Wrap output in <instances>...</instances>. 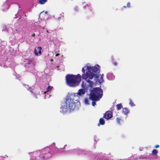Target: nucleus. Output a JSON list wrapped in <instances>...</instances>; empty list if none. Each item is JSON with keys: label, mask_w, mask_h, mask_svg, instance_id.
Listing matches in <instances>:
<instances>
[{"label": "nucleus", "mask_w": 160, "mask_h": 160, "mask_svg": "<svg viewBox=\"0 0 160 160\" xmlns=\"http://www.w3.org/2000/svg\"><path fill=\"white\" fill-rule=\"evenodd\" d=\"M127 7L129 8L130 7V3L129 2H128L127 4Z\"/></svg>", "instance_id": "obj_23"}, {"label": "nucleus", "mask_w": 160, "mask_h": 160, "mask_svg": "<svg viewBox=\"0 0 160 160\" xmlns=\"http://www.w3.org/2000/svg\"><path fill=\"white\" fill-rule=\"evenodd\" d=\"M123 8H126V6H124L123 7Z\"/></svg>", "instance_id": "obj_31"}, {"label": "nucleus", "mask_w": 160, "mask_h": 160, "mask_svg": "<svg viewBox=\"0 0 160 160\" xmlns=\"http://www.w3.org/2000/svg\"><path fill=\"white\" fill-rule=\"evenodd\" d=\"M36 98H37V97H36Z\"/></svg>", "instance_id": "obj_35"}, {"label": "nucleus", "mask_w": 160, "mask_h": 160, "mask_svg": "<svg viewBox=\"0 0 160 160\" xmlns=\"http://www.w3.org/2000/svg\"><path fill=\"white\" fill-rule=\"evenodd\" d=\"M91 12H92V10L89 9L88 11V13H91Z\"/></svg>", "instance_id": "obj_25"}, {"label": "nucleus", "mask_w": 160, "mask_h": 160, "mask_svg": "<svg viewBox=\"0 0 160 160\" xmlns=\"http://www.w3.org/2000/svg\"><path fill=\"white\" fill-rule=\"evenodd\" d=\"M74 9L75 11H77L78 10V8H77L76 7Z\"/></svg>", "instance_id": "obj_26"}, {"label": "nucleus", "mask_w": 160, "mask_h": 160, "mask_svg": "<svg viewBox=\"0 0 160 160\" xmlns=\"http://www.w3.org/2000/svg\"><path fill=\"white\" fill-rule=\"evenodd\" d=\"M60 16L58 18V20H59L61 18L63 19L64 17V13L62 12L60 14Z\"/></svg>", "instance_id": "obj_13"}, {"label": "nucleus", "mask_w": 160, "mask_h": 160, "mask_svg": "<svg viewBox=\"0 0 160 160\" xmlns=\"http://www.w3.org/2000/svg\"><path fill=\"white\" fill-rule=\"evenodd\" d=\"M47 32H48V30H47Z\"/></svg>", "instance_id": "obj_34"}, {"label": "nucleus", "mask_w": 160, "mask_h": 160, "mask_svg": "<svg viewBox=\"0 0 160 160\" xmlns=\"http://www.w3.org/2000/svg\"><path fill=\"white\" fill-rule=\"evenodd\" d=\"M99 122L100 124L101 125H103L105 123L104 120L102 118H101L100 119Z\"/></svg>", "instance_id": "obj_10"}, {"label": "nucleus", "mask_w": 160, "mask_h": 160, "mask_svg": "<svg viewBox=\"0 0 160 160\" xmlns=\"http://www.w3.org/2000/svg\"><path fill=\"white\" fill-rule=\"evenodd\" d=\"M122 112L125 115H126L128 113L129 111L128 109L124 108L122 110Z\"/></svg>", "instance_id": "obj_12"}, {"label": "nucleus", "mask_w": 160, "mask_h": 160, "mask_svg": "<svg viewBox=\"0 0 160 160\" xmlns=\"http://www.w3.org/2000/svg\"><path fill=\"white\" fill-rule=\"evenodd\" d=\"M129 104L132 107L134 106L135 105L134 102H132V100L131 99L130 100Z\"/></svg>", "instance_id": "obj_17"}, {"label": "nucleus", "mask_w": 160, "mask_h": 160, "mask_svg": "<svg viewBox=\"0 0 160 160\" xmlns=\"http://www.w3.org/2000/svg\"><path fill=\"white\" fill-rule=\"evenodd\" d=\"M75 109V106H72L69 103H68L67 100L66 99L65 104L62 105L60 108V112L64 113L66 112Z\"/></svg>", "instance_id": "obj_5"}, {"label": "nucleus", "mask_w": 160, "mask_h": 160, "mask_svg": "<svg viewBox=\"0 0 160 160\" xmlns=\"http://www.w3.org/2000/svg\"><path fill=\"white\" fill-rule=\"evenodd\" d=\"M76 94L70 95L66 99L68 103H69L72 106H75V109H78V106L80 105V102L79 101V97L78 95H76Z\"/></svg>", "instance_id": "obj_4"}, {"label": "nucleus", "mask_w": 160, "mask_h": 160, "mask_svg": "<svg viewBox=\"0 0 160 160\" xmlns=\"http://www.w3.org/2000/svg\"><path fill=\"white\" fill-rule=\"evenodd\" d=\"M95 101H92V105L93 106H94L96 104V103L95 102Z\"/></svg>", "instance_id": "obj_21"}, {"label": "nucleus", "mask_w": 160, "mask_h": 160, "mask_svg": "<svg viewBox=\"0 0 160 160\" xmlns=\"http://www.w3.org/2000/svg\"><path fill=\"white\" fill-rule=\"evenodd\" d=\"M52 88H53L51 86H48L47 88V92L50 91L52 90Z\"/></svg>", "instance_id": "obj_16"}, {"label": "nucleus", "mask_w": 160, "mask_h": 160, "mask_svg": "<svg viewBox=\"0 0 160 160\" xmlns=\"http://www.w3.org/2000/svg\"><path fill=\"white\" fill-rule=\"evenodd\" d=\"M96 78L97 79L98 82L99 83H101L103 81L102 77V76H97Z\"/></svg>", "instance_id": "obj_8"}, {"label": "nucleus", "mask_w": 160, "mask_h": 160, "mask_svg": "<svg viewBox=\"0 0 160 160\" xmlns=\"http://www.w3.org/2000/svg\"><path fill=\"white\" fill-rule=\"evenodd\" d=\"M81 75L78 74L77 75L68 74L66 76L67 84L71 87H75L79 85L81 81Z\"/></svg>", "instance_id": "obj_2"}, {"label": "nucleus", "mask_w": 160, "mask_h": 160, "mask_svg": "<svg viewBox=\"0 0 160 160\" xmlns=\"http://www.w3.org/2000/svg\"><path fill=\"white\" fill-rule=\"evenodd\" d=\"M84 102L86 104L88 105L89 104L88 102V98H86L85 99Z\"/></svg>", "instance_id": "obj_19"}, {"label": "nucleus", "mask_w": 160, "mask_h": 160, "mask_svg": "<svg viewBox=\"0 0 160 160\" xmlns=\"http://www.w3.org/2000/svg\"><path fill=\"white\" fill-rule=\"evenodd\" d=\"M51 61H52H52H53V59H51Z\"/></svg>", "instance_id": "obj_29"}, {"label": "nucleus", "mask_w": 160, "mask_h": 160, "mask_svg": "<svg viewBox=\"0 0 160 160\" xmlns=\"http://www.w3.org/2000/svg\"><path fill=\"white\" fill-rule=\"evenodd\" d=\"M48 0H39L38 3L41 4H43L47 1Z\"/></svg>", "instance_id": "obj_14"}, {"label": "nucleus", "mask_w": 160, "mask_h": 160, "mask_svg": "<svg viewBox=\"0 0 160 160\" xmlns=\"http://www.w3.org/2000/svg\"><path fill=\"white\" fill-rule=\"evenodd\" d=\"M100 69V67L98 64L94 67L87 66L86 73L82 75V79L85 80L89 83L90 87H92L93 84V82L90 79H92L95 76L94 73H99Z\"/></svg>", "instance_id": "obj_1"}, {"label": "nucleus", "mask_w": 160, "mask_h": 160, "mask_svg": "<svg viewBox=\"0 0 160 160\" xmlns=\"http://www.w3.org/2000/svg\"><path fill=\"white\" fill-rule=\"evenodd\" d=\"M33 88H32V87H31L29 88V89L28 90H29L30 92H32V93H33Z\"/></svg>", "instance_id": "obj_20"}, {"label": "nucleus", "mask_w": 160, "mask_h": 160, "mask_svg": "<svg viewBox=\"0 0 160 160\" xmlns=\"http://www.w3.org/2000/svg\"><path fill=\"white\" fill-rule=\"evenodd\" d=\"M4 28H6V27H4Z\"/></svg>", "instance_id": "obj_32"}, {"label": "nucleus", "mask_w": 160, "mask_h": 160, "mask_svg": "<svg viewBox=\"0 0 160 160\" xmlns=\"http://www.w3.org/2000/svg\"><path fill=\"white\" fill-rule=\"evenodd\" d=\"M42 49V48L41 47H38L37 48H35L34 50L35 54L37 56L38 55V54H41Z\"/></svg>", "instance_id": "obj_7"}, {"label": "nucleus", "mask_w": 160, "mask_h": 160, "mask_svg": "<svg viewBox=\"0 0 160 160\" xmlns=\"http://www.w3.org/2000/svg\"><path fill=\"white\" fill-rule=\"evenodd\" d=\"M112 112L109 111H107L103 115V118L105 119L108 120L112 118Z\"/></svg>", "instance_id": "obj_6"}, {"label": "nucleus", "mask_w": 160, "mask_h": 160, "mask_svg": "<svg viewBox=\"0 0 160 160\" xmlns=\"http://www.w3.org/2000/svg\"><path fill=\"white\" fill-rule=\"evenodd\" d=\"M121 120V119L119 118H117L116 119L117 122L118 124H120Z\"/></svg>", "instance_id": "obj_18"}, {"label": "nucleus", "mask_w": 160, "mask_h": 160, "mask_svg": "<svg viewBox=\"0 0 160 160\" xmlns=\"http://www.w3.org/2000/svg\"><path fill=\"white\" fill-rule=\"evenodd\" d=\"M85 93V92L83 89H80L78 90V93H76V94L81 95L84 94Z\"/></svg>", "instance_id": "obj_9"}, {"label": "nucleus", "mask_w": 160, "mask_h": 160, "mask_svg": "<svg viewBox=\"0 0 160 160\" xmlns=\"http://www.w3.org/2000/svg\"><path fill=\"white\" fill-rule=\"evenodd\" d=\"M35 34L34 33H33L32 35V37H35Z\"/></svg>", "instance_id": "obj_27"}, {"label": "nucleus", "mask_w": 160, "mask_h": 160, "mask_svg": "<svg viewBox=\"0 0 160 160\" xmlns=\"http://www.w3.org/2000/svg\"><path fill=\"white\" fill-rule=\"evenodd\" d=\"M122 107V105L121 103L118 104L116 105V108L118 110H120Z\"/></svg>", "instance_id": "obj_15"}, {"label": "nucleus", "mask_w": 160, "mask_h": 160, "mask_svg": "<svg viewBox=\"0 0 160 160\" xmlns=\"http://www.w3.org/2000/svg\"><path fill=\"white\" fill-rule=\"evenodd\" d=\"M59 53H57L56 54V56H59Z\"/></svg>", "instance_id": "obj_28"}, {"label": "nucleus", "mask_w": 160, "mask_h": 160, "mask_svg": "<svg viewBox=\"0 0 160 160\" xmlns=\"http://www.w3.org/2000/svg\"><path fill=\"white\" fill-rule=\"evenodd\" d=\"M102 90L99 88H95L90 93V100L98 101L102 98Z\"/></svg>", "instance_id": "obj_3"}, {"label": "nucleus", "mask_w": 160, "mask_h": 160, "mask_svg": "<svg viewBox=\"0 0 160 160\" xmlns=\"http://www.w3.org/2000/svg\"><path fill=\"white\" fill-rule=\"evenodd\" d=\"M158 153V151L155 149H153L152 152V154L154 156H156L157 155Z\"/></svg>", "instance_id": "obj_11"}, {"label": "nucleus", "mask_w": 160, "mask_h": 160, "mask_svg": "<svg viewBox=\"0 0 160 160\" xmlns=\"http://www.w3.org/2000/svg\"><path fill=\"white\" fill-rule=\"evenodd\" d=\"M82 72L83 74H85L86 73H85V70L84 68L83 67L82 68Z\"/></svg>", "instance_id": "obj_22"}, {"label": "nucleus", "mask_w": 160, "mask_h": 160, "mask_svg": "<svg viewBox=\"0 0 160 160\" xmlns=\"http://www.w3.org/2000/svg\"><path fill=\"white\" fill-rule=\"evenodd\" d=\"M42 158H45V157L44 156H43Z\"/></svg>", "instance_id": "obj_30"}, {"label": "nucleus", "mask_w": 160, "mask_h": 160, "mask_svg": "<svg viewBox=\"0 0 160 160\" xmlns=\"http://www.w3.org/2000/svg\"><path fill=\"white\" fill-rule=\"evenodd\" d=\"M44 93H46V92H44Z\"/></svg>", "instance_id": "obj_33"}, {"label": "nucleus", "mask_w": 160, "mask_h": 160, "mask_svg": "<svg viewBox=\"0 0 160 160\" xmlns=\"http://www.w3.org/2000/svg\"><path fill=\"white\" fill-rule=\"evenodd\" d=\"M159 145H156V146H155V147H156V148H159Z\"/></svg>", "instance_id": "obj_24"}]
</instances>
